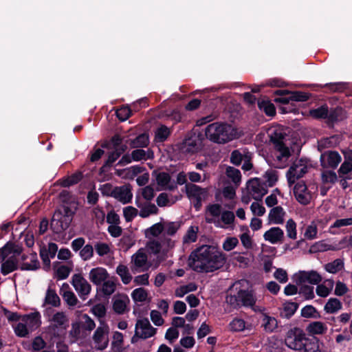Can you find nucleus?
Wrapping results in <instances>:
<instances>
[{
	"instance_id": "obj_2",
	"label": "nucleus",
	"mask_w": 352,
	"mask_h": 352,
	"mask_svg": "<svg viewBox=\"0 0 352 352\" xmlns=\"http://www.w3.org/2000/svg\"><path fill=\"white\" fill-rule=\"evenodd\" d=\"M205 135L214 143L226 144L236 138V130L226 122H216L206 127Z\"/></svg>"
},
{
	"instance_id": "obj_54",
	"label": "nucleus",
	"mask_w": 352,
	"mask_h": 352,
	"mask_svg": "<svg viewBox=\"0 0 352 352\" xmlns=\"http://www.w3.org/2000/svg\"><path fill=\"white\" fill-rule=\"evenodd\" d=\"M81 326L83 330L91 331L96 327L94 321L86 314L82 315Z\"/></svg>"
},
{
	"instance_id": "obj_33",
	"label": "nucleus",
	"mask_w": 352,
	"mask_h": 352,
	"mask_svg": "<svg viewBox=\"0 0 352 352\" xmlns=\"http://www.w3.org/2000/svg\"><path fill=\"white\" fill-rule=\"evenodd\" d=\"M344 267V262L340 258H337L332 262L328 263L324 265L327 272L331 274H336L341 271Z\"/></svg>"
},
{
	"instance_id": "obj_1",
	"label": "nucleus",
	"mask_w": 352,
	"mask_h": 352,
	"mask_svg": "<svg viewBox=\"0 0 352 352\" xmlns=\"http://www.w3.org/2000/svg\"><path fill=\"white\" fill-rule=\"evenodd\" d=\"M226 261V255L217 247L204 245L190 253L188 265L197 272L208 273L221 268Z\"/></svg>"
},
{
	"instance_id": "obj_42",
	"label": "nucleus",
	"mask_w": 352,
	"mask_h": 352,
	"mask_svg": "<svg viewBox=\"0 0 352 352\" xmlns=\"http://www.w3.org/2000/svg\"><path fill=\"white\" fill-rule=\"evenodd\" d=\"M158 212V208L154 204L148 203L147 205L141 208V210L139 212V214L142 218H146L151 214H157Z\"/></svg>"
},
{
	"instance_id": "obj_26",
	"label": "nucleus",
	"mask_w": 352,
	"mask_h": 352,
	"mask_svg": "<svg viewBox=\"0 0 352 352\" xmlns=\"http://www.w3.org/2000/svg\"><path fill=\"white\" fill-rule=\"evenodd\" d=\"M164 230V224L161 222L153 224L145 230L146 238L157 237Z\"/></svg>"
},
{
	"instance_id": "obj_61",
	"label": "nucleus",
	"mask_w": 352,
	"mask_h": 352,
	"mask_svg": "<svg viewBox=\"0 0 352 352\" xmlns=\"http://www.w3.org/2000/svg\"><path fill=\"white\" fill-rule=\"evenodd\" d=\"M94 255V248L91 244H87L80 251V256L84 261L89 260Z\"/></svg>"
},
{
	"instance_id": "obj_59",
	"label": "nucleus",
	"mask_w": 352,
	"mask_h": 352,
	"mask_svg": "<svg viewBox=\"0 0 352 352\" xmlns=\"http://www.w3.org/2000/svg\"><path fill=\"white\" fill-rule=\"evenodd\" d=\"M63 298L66 303L71 307L76 306L78 302V298H76L74 293L72 291H66L63 294Z\"/></svg>"
},
{
	"instance_id": "obj_9",
	"label": "nucleus",
	"mask_w": 352,
	"mask_h": 352,
	"mask_svg": "<svg viewBox=\"0 0 352 352\" xmlns=\"http://www.w3.org/2000/svg\"><path fill=\"white\" fill-rule=\"evenodd\" d=\"M344 109L340 106L328 109L327 116L325 120L329 128H333L335 124L346 118Z\"/></svg>"
},
{
	"instance_id": "obj_43",
	"label": "nucleus",
	"mask_w": 352,
	"mask_h": 352,
	"mask_svg": "<svg viewBox=\"0 0 352 352\" xmlns=\"http://www.w3.org/2000/svg\"><path fill=\"white\" fill-rule=\"evenodd\" d=\"M116 115L120 121L123 122L132 116V109L128 106H122L116 110Z\"/></svg>"
},
{
	"instance_id": "obj_3",
	"label": "nucleus",
	"mask_w": 352,
	"mask_h": 352,
	"mask_svg": "<svg viewBox=\"0 0 352 352\" xmlns=\"http://www.w3.org/2000/svg\"><path fill=\"white\" fill-rule=\"evenodd\" d=\"M306 338V334L302 329L294 327L287 332L285 338V344L288 348L292 350L302 351Z\"/></svg>"
},
{
	"instance_id": "obj_52",
	"label": "nucleus",
	"mask_w": 352,
	"mask_h": 352,
	"mask_svg": "<svg viewBox=\"0 0 352 352\" xmlns=\"http://www.w3.org/2000/svg\"><path fill=\"white\" fill-rule=\"evenodd\" d=\"M138 210L133 206H127L123 209V214L126 222H131L138 215Z\"/></svg>"
},
{
	"instance_id": "obj_7",
	"label": "nucleus",
	"mask_w": 352,
	"mask_h": 352,
	"mask_svg": "<svg viewBox=\"0 0 352 352\" xmlns=\"http://www.w3.org/2000/svg\"><path fill=\"white\" fill-rule=\"evenodd\" d=\"M296 199L302 205L307 206L310 203L311 195L304 181L297 182L294 187Z\"/></svg>"
},
{
	"instance_id": "obj_60",
	"label": "nucleus",
	"mask_w": 352,
	"mask_h": 352,
	"mask_svg": "<svg viewBox=\"0 0 352 352\" xmlns=\"http://www.w3.org/2000/svg\"><path fill=\"white\" fill-rule=\"evenodd\" d=\"M171 180L170 175L166 172H160L156 176V181L159 186H167Z\"/></svg>"
},
{
	"instance_id": "obj_4",
	"label": "nucleus",
	"mask_w": 352,
	"mask_h": 352,
	"mask_svg": "<svg viewBox=\"0 0 352 352\" xmlns=\"http://www.w3.org/2000/svg\"><path fill=\"white\" fill-rule=\"evenodd\" d=\"M185 188L188 197L195 199L194 208L196 210H199L202 206V199L208 196V190L194 184H187Z\"/></svg>"
},
{
	"instance_id": "obj_19",
	"label": "nucleus",
	"mask_w": 352,
	"mask_h": 352,
	"mask_svg": "<svg viewBox=\"0 0 352 352\" xmlns=\"http://www.w3.org/2000/svg\"><path fill=\"white\" fill-rule=\"evenodd\" d=\"M104 339V329L101 327H98L93 335V340H94L95 344H97L98 349L99 350H104L108 346V342H109L108 340L107 339L104 342H102Z\"/></svg>"
},
{
	"instance_id": "obj_62",
	"label": "nucleus",
	"mask_w": 352,
	"mask_h": 352,
	"mask_svg": "<svg viewBox=\"0 0 352 352\" xmlns=\"http://www.w3.org/2000/svg\"><path fill=\"white\" fill-rule=\"evenodd\" d=\"M71 271V267L65 265H60L56 271V277L58 280H65L69 276Z\"/></svg>"
},
{
	"instance_id": "obj_15",
	"label": "nucleus",
	"mask_w": 352,
	"mask_h": 352,
	"mask_svg": "<svg viewBox=\"0 0 352 352\" xmlns=\"http://www.w3.org/2000/svg\"><path fill=\"white\" fill-rule=\"evenodd\" d=\"M113 197L118 199L123 204H126L131 201L133 195L128 188L116 186L113 188Z\"/></svg>"
},
{
	"instance_id": "obj_16",
	"label": "nucleus",
	"mask_w": 352,
	"mask_h": 352,
	"mask_svg": "<svg viewBox=\"0 0 352 352\" xmlns=\"http://www.w3.org/2000/svg\"><path fill=\"white\" fill-rule=\"evenodd\" d=\"M3 261L1 265V273L3 276H6L19 268L18 260L14 256Z\"/></svg>"
},
{
	"instance_id": "obj_31",
	"label": "nucleus",
	"mask_w": 352,
	"mask_h": 352,
	"mask_svg": "<svg viewBox=\"0 0 352 352\" xmlns=\"http://www.w3.org/2000/svg\"><path fill=\"white\" fill-rule=\"evenodd\" d=\"M124 339L123 334L119 331H116L113 336V341L111 342V349L113 352H122Z\"/></svg>"
},
{
	"instance_id": "obj_10",
	"label": "nucleus",
	"mask_w": 352,
	"mask_h": 352,
	"mask_svg": "<svg viewBox=\"0 0 352 352\" xmlns=\"http://www.w3.org/2000/svg\"><path fill=\"white\" fill-rule=\"evenodd\" d=\"M320 164L323 168L330 167L336 168L342 160L338 152L336 151H328L321 154Z\"/></svg>"
},
{
	"instance_id": "obj_49",
	"label": "nucleus",
	"mask_w": 352,
	"mask_h": 352,
	"mask_svg": "<svg viewBox=\"0 0 352 352\" xmlns=\"http://www.w3.org/2000/svg\"><path fill=\"white\" fill-rule=\"evenodd\" d=\"M40 257L43 263V269L45 271H48L50 269L51 261H50V256L47 252V248L45 247H43L40 249Z\"/></svg>"
},
{
	"instance_id": "obj_40",
	"label": "nucleus",
	"mask_w": 352,
	"mask_h": 352,
	"mask_svg": "<svg viewBox=\"0 0 352 352\" xmlns=\"http://www.w3.org/2000/svg\"><path fill=\"white\" fill-rule=\"evenodd\" d=\"M300 162H301V160ZM301 166L302 164L300 162H299L298 164L293 163L292 165L289 167V170H287L286 176L289 186H292L293 184H294L296 180L298 179L297 177H296V171L297 168H298Z\"/></svg>"
},
{
	"instance_id": "obj_23",
	"label": "nucleus",
	"mask_w": 352,
	"mask_h": 352,
	"mask_svg": "<svg viewBox=\"0 0 352 352\" xmlns=\"http://www.w3.org/2000/svg\"><path fill=\"white\" fill-rule=\"evenodd\" d=\"M258 109L263 111L267 116H274L276 115V108L273 103L269 100H258Z\"/></svg>"
},
{
	"instance_id": "obj_57",
	"label": "nucleus",
	"mask_w": 352,
	"mask_h": 352,
	"mask_svg": "<svg viewBox=\"0 0 352 352\" xmlns=\"http://www.w3.org/2000/svg\"><path fill=\"white\" fill-rule=\"evenodd\" d=\"M323 183L335 184L338 181V176L333 170H326L322 173Z\"/></svg>"
},
{
	"instance_id": "obj_12",
	"label": "nucleus",
	"mask_w": 352,
	"mask_h": 352,
	"mask_svg": "<svg viewBox=\"0 0 352 352\" xmlns=\"http://www.w3.org/2000/svg\"><path fill=\"white\" fill-rule=\"evenodd\" d=\"M238 298H239V303H241L240 308L241 307H250L254 311H256L255 308L256 298L252 291L240 289L238 291Z\"/></svg>"
},
{
	"instance_id": "obj_25",
	"label": "nucleus",
	"mask_w": 352,
	"mask_h": 352,
	"mask_svg": "<svg viewBox=\"0 0 352 352\" xmlns=\"http://www.w3.org/2000/svg\"><path fill=\"white\" fill-rule=\"evenodd\" d=\"M40 314L38 312L31 313L22 316V321L30 327H38L41 324Z\"/></svg>"
},
{
	"instance_id": "obj_55",
	"label": "nucleus",
	"mask_w": 352,
	"mask_h": 352,
	"mask_svg": "<svg viewBox=\"0 0 352 352\" xmlns=\"http://www.w3.org/2000/svg\"><path fill=\"white\" fill-rule=\"evenodd\" d=\"M230 327L232 331H241L245 327V322L243 319L234 318L230 322Z\"/></svg>"
},
{
	"instance_id": "obj_11",
	"label": "nucleus",
	"mask_w": 352,
	"mask_h": 352,
	"mask_svg": "<svg viewBox=\"0 0 352 352\" xmlns=\"http://www.w3.org/2000/svg\"><path fill=\"white\" fill-rule=\"evenodd\" d=\"M321 280L322 276L316 271H300L296 277V283L298 285L305 283L317 285Z\"/></svg>"
},
{
	"instance_id": "obj_21",
	"label": "nucleus",
	"mask_w": 352,
	"mask_h": 352,
	"mask_svg": "<svg viewBox=\"0 0 352 352\" xmlns=\"http://www.w3.org/2000/svg\"><path fill=\"white\" fill-rule=\"evenodd\" d=\"M299 304L292 301H286L283 304V311L280 316L283 318L289 319L296 313L298 309Z\"/></svg>"
},
{
	"instance_id": "obj_24",
	"label": "nucleus",
	"mask_w": 352,
	"mask_h": 352,
	"mask_svg": "<svg viewBox=\"0 0 352 352\" xmlns=\"http://www.w3.org/2000/svg\"><path fill=\"white\" fill-rule=\"evenodd\" d=\"M305 346L302 349L304 352H320L319 346V339L315 336L306 338Z\"/></svg>"
},
{
	"instance_id": "obj_45",
	"label": "nucleus",
	"mask_w": 352,
	"mask_h": 352,
	"mask_svg": "<svg viewBox=\"0 0 352 352\" xmlns=\"http://www.w3.org/2000/svg\"><path fill=\"white\" fill-rule=\"evenodd\" d=\"M116 289V283L112 280H104L103 282L101 291L103 293L104 296H109L113 293H114Z\"/></svg>"
},
{
	"instance_id": "obj_14",
	"label": "nucleus",
	"mask_w": 352,
	"mask_h": 352,
	"mask_svg": "<svg viewBox=\"0 0 352 352\" xmlns=\"http://www.w3.org/2000/svg\"><path fill=\"white\" fill-rule=\"evenodd\" d=\"M109 274L104 267H97L91 270L89 272V280L96 285H100L107 280Z\"/></svg>"
},
{
	"instance_id": "obj_35",
	"label": "nucleus",
	"mask_w": 352,
	"mask_h": 352,
	"mask_svg": "<svg viewBox=\"0 0 352 352\" xmlns=\"http://www.w3.org/2000/svg\"><path fill=\"white\" fill-rule=\"evenodd\" d=\"M263 326L266 332L272 333L278 327V322L274 317L264 315L263 318Z\"/></svg>"
},
{
	"instance_id": "obj_58",
	"label": "nucleus",
	"mask_w": 352,
	"mask_h": 352,
	"mask_svg": "<svg viewBox=\"0 0 352 352\" xmlns=\"http://www.w3.org/2000/svg\"><path fill=\"white\" fill-rule=\"evenodd\" d=\"M347 226H352V217L336 219L335 222L330 226L329 229L331 233L336 234L334 231H331L332 229L339 228Z\"/></svg>"
},
{
	"instance_id": "obj_27",
	"label": "nucleus",
	"mask_w": 352,
	"mask_h": 352,
	"mask_svg": "<svg viewBox=\"0 0 352 352\" xmlns=\"http://www.w3.org/2000/svg\"><path fill=\"white\" fill-rule=\"evenodd\" d=\"M171 130L166 126L162 124L159 126L155 134V140L157 142H164L170 135Z\"/></svg>"
},
{
	"instance_id": "obj_63",
	"label": "nucleus",
	"mask_w": 352,
	"mask_h": 352,
	"mask_svg": "<svg viewBox=\"0 0 352 352\" xmlns=\"http://www.w3.org/2000/svg\"><path fill=\"white\" fill-rule=\"evenodd\" d=\"M91 312L98 318H102L106 316L107 309L104 305L98 303L93 306Z\"/></svg>"
},
{
	"instance_id": "obj_32",
	"label": "nucleus",
	"mask_w": 352,
	"mask_h": 352,
	"mask_svg": "<svg viewBox=\"0 0 352 352\" xmlns=\"http://www.w3.org/2000/svg\"><path fill=\"white\" fill-rule=\"evenodd\" d=\"M148 257L144 250L140 249L133 255L132 261L138 267H142L146 263Z\"/></svg>"
},
{
	"instance_id": "obj_6",
	"label": "nucleus",
	"mask_w": 352,
	"mask_h": 352,
	"mask_svg": "<svg viewBox=\"0 0 352 352\" xmlns=\"http://www.w3.org/2000/svg\"><path fill=\"white\" fill-rule=\"evenodd\" d=\"M72 285L78 292L79 296L85 300L90 293L91 287L87 280L80 274H76L72 277Z\"/></svg>"
},
{
	"instance_id": "obj_22",
	"label": "nucleus",
	"mask_w": 352,
	"mask_h": 352,
	"mask_svg": "<svg viewBox=\"0 0 352 352\" xmlns=\"http://www.w3.org/2000/svg\"><path fill=\"white\" fill-rule=\"evenodd\" d=\"M45 304L50 305L54 307H58L60 305V299L57 295L55 289L48 287L45 297Z\"/></svg>"
},
{
	"instance_id": "obj_36",
	"label": "nucleus",
	"mask_w": 352,
	"mask_h": 352,
	"mask_svg": "<svg viewBox=\"0 0 352 352\" xmlns=\"http://www.w3.org/2000/svg\"><path fill=\"white\" fill-rule=\"evenodd\" d=\"M148 143V135L146 133H143L131 141V146L132 148L146 147Z\"/></svg>"
},
{
	"instance_id": "obj_64",
	"label": "nucleus",
	"mask_w": 352,
	"mask_h": 352,
	"mask_svg": "<svg viewBox=\"0 0 352 352\" xmlns=\"http://www.w3.org/2000/svg\"><path fill=\"white\" fill-rule=\"evenodd\" d=\"M14 329V333L18 337L25 338L29 334L27 325L23 322H19Z\"/></svg>"
},
{
	"instance_id": "obj_8",
	"label": "nucleus",
	"mask_w": 352,
	"mask_h": 352,
	"mask_svg": "<svg viewBox=\"0 0 352 352\" xmlns=\"http://www.w3.org/2000/svg\"><path fill=\"white\" fill-rule=\"evenodd\" d=\"M248 187L252 193L253 199L261 201L263 197L267 193V189L261 179L255 177L248 182Z\"/></svg>"
},
{
	"instance_id": "obj_34",
	"label": "nucleus",
	"mask_w": 352,
	"mask_h": 352,
	"mask_svg": "<svg viewBox=\"0 0 352 352\" xmlns=\"http://www.w3.org/2000/svg\"><path fill=\"white\" fill-rule=\"evenodd\" d=\"M81 329V322H74L72 323L71 330L69 331V336L71 339V342H75L80 338Z\"/></svg>"
},
{
	"instance_id": "obj_51",
	"label": "nucleus",
	"mask_w": 352,
	"mask_h": 352,
	"mask_svg": "<svg viewBox=\"0 0 352 352\" xmlns=\"http://www.w3.org/2000/svg\"><path fill=\"white\" fill-rule=\"evenodd\" d=\"M50 229L55 234H60L66 230L59 219L54 218V214L53 215L51 222H50Z\"/></svg>"
},
{
	"instance_id": "obj_20",
	"label": "nucleus",
	"mask_w": 352,
	"mask_h": 352,
	"mask_svg": "<svg viewBox=\"0 0 352 352\" xmlns=\"http://www.w3.org/2000/svg\"><path fill=\"white\" fill-rule=\"evenodd\" d=\"M306 330L311 335H321L326 333L327 327L322 322L314 321L307 325Z\"/></svg>"
},
{
	"instance_id": "obj_37",
	"label": "nucleus",
	"mask_w": 352,
	"mask_h": 352,
	"mask_svg": "<svg viewBox=\"0 0 352 352\" xmlns=\"http://www.w3.org/2000/svg\"><path fill=\"white\" fill-rule=\"evenodd\" d=\"M301 316L306 318H320V313L313 305H306L301 309Z\"/></svg>"
},
{
	"instance_id": "obj_50",
	"label": "nucleus",
	"mask_w": 352,
	"mask_h": 352,
	"mask_svg": "<svg viewBox=\"0 0 352 352\" xmlns=\"http://www.w3.org/2000/svg\"><path fill=\"white\" fill-rule=\"evenodd\" d=\"M50 320L54 322V324H57V327H62L68 322L65 314L63 311L56 312Z\"/></svg>"
},
{
	"instance_id": "obj_47",
	"label": "nucleus",
	"mask_w": 352,
	"mask_h": 352,
	"mask_svg": "<svg viewBox=\"0 0 352 352\" xmlns=\"http://www.w3.org/2000/svg\"><path fill=\"white\" fill-rule=\"evenodd\" d=\"M298 294H302L305 300H311L315 296L314 287L307 285H303L300 287Z\"/></svg>"
},
{
	"instance_id": "obj_29",
	"label": "nucleus",
	"mask_w": 352,
	"mask_h": 352,
	"mask_svg": "<svg viewBox=\"0 0 352 352\" xmlns=\"http://www.w3.org/2000/svg\"><path fill=\"white\" fill-rule=\"evenodd\" d=\"M40 263L37 259L36 253L31 254V263L23 262L19 267L22 271H35L40 268Z\"/></svg>"
},
{
	"instance_id": "obj_30",
	"label": "nucleus",
	"mask_w": 352,
	"mask_h": 352,
	"mask_svg": "<svg viewBox=\"0 0 352 352\" xmlns=\"http://www.w3.org/2000/svg\"><path fill=\"white\" fill-rule=\"evenodd\" d=\"M342 309L341 302L336 298H331L324 305V309L328 314H334Z\"/></svg>"
},
{
	"instance_id": "obj_18",
	"label": "nucleus",
	"mask_w": 352,
	"mask_h": 352,
	"mask_svg": "<svg viewBox=\"0 0 352 352\" xmlns=\"http://www.w3.org/2000/svg\"><path fill=\"white\" fill-rule=\"evenodd\" d=\"M285 212L281 206H276L272 208L269 213V221L275 224H282L284 221V215Z\"/></svg>"
},
{
	"instance_id": "obj_28",
	"label": "nucleus",
	"mask_w": 352,
	"mask_h": 352,
	"mask_svg": "<svg viewBox=\"0 0 352 352\" xmlns=\"http://www.w3.org/2000/svg\"><path fill=\"white\" fill-rule=\"evenodd\" d=\"M329 107L324 104L316 109H312L309 111L310 116L317 120H325L327 116Z\"/></svg>"
},
{
	"instance_id": "obj_5",
	"label": "nucleus",
	"mask_w": 352,
	"mask_h": 352,
	"mask_svg": "<svg viewBox=\"0 0 352 352\" xmlns=\"http://www.w3.org/2000/svg\"><path fill=\"white\" fill-rule=\"evenodd\" d=\"M157 329L153 327L148 318L138 320L135 325V336L142 339H147L156 333Z\"/></svg>"
},
{
	"instance_id": "obj_56",
	"label": "nucleus",
	"mask_w": 352,
	"mask_h": 352,
	"mask_svg": "<svg viewBox=\"0 0 352 352\" xmlns=\"http://www.w3.org/2000/svg\"><path fill=\"white\" fill-rule=\"evenodd\" d=\"M318 233V228L316 225L313 222L309 225L304 233L305 238L308 240H313L316 238Z\"/></svg>"
},
{
	"instance_id": "obj_41",
	"label": "nucleus",
	"mask_w": 352,
	"mask_h": 352,
	"mask_svg": "<svg viewBox=\"0 0 352 352\" xmlns=\"http://www.w3.org/2000/svg\"><path fill=\"white\" fill-rule=\"evenodd\" d=\"M131 297L135 302H144L148 297L147 291L143 287L134 289L131 293Z\"/></svg>"
},
{
	"instance_id": "obj_13",
	"label": "nucleus",
	"mask_w": 352,
	"mask_h": 352,
	"mask_svg": "<svg viewBox=\"0 0 352 352\" xmlns=\"http://www.w3.org/2000/svg\"><path fill=\"white\" fill-rule=\"evenodd\" d=\"M263 238L272 244H276L283 241L284 232L279 227H272L264 233Z\"/></svg>"
},
{
	"instance_id": "obj_17",
	"label": "nucleus",
	"mask_w": 352,
	"mask_h": 352,
	"mask_svg": "<svg viewBox=\"0 0 352 352\" xmlns=\"http://www.w3.org/2000/svg\"><path fill=\"white\" fill-rule=\"evenodd\" d=\"M290 95L291 101L305 102L310 98L311 94L300 91H289L287 90L278 89L275 91L276 95H282L283 93Z\"/></svg>"
},
{
	"instance_id": "obj_46",
	"label": "nucleus",
	"mask_w": 352,
	"mask_h": 352,
	"mask_svg": "<svg viewBox=\"0 0 352 352\" xmlns=\"http://www.w3.org/2000/svg\"><path fill=\"white\" fill-rule=\"evenodd\" d=\"M164 226L165 233L169 236H173L181 226L179 222L170 221L163 223Z\"/></svg>"
},
{
	"instance_id": "obj_39",
	"label": "nucleus",
	"mask_w": 352,
	"mask_h": 352,
	"mask_svg": "<svg viewBox=\"0 0 352 352\" xmlns=\"http://www.w3.org/2000/svg\"><path fill=\"white\" fill-rule=\"evenodd\" d=\"M226 175L230 178L232 182L236 185L239 186L241 180V174L239 169L234 167L229 166L226 169Z\"/></svg>"
},
{
	"instance_id": "obj_44",
	"label": "nucleus",
	"mask_w": 352,
	"mask_h": 352,
	"mask_svg": "<svg viewBox=\"0 0 352 352\" xmlns=\"http://www.w3.org/2000/svg\"><path fill=\"white\" fill-rule=\"evenodd\" d=\"M287 235L292 239H296L297 236L296 223L293 219H289L286 222Z\"/></svg>"
},
{
	"instance_id": "obj_53",
	"label": "nucleus",
	"mask_w": 352,
	"mask_h": 352,
	"mask_svg": "<svg viewBox=\"0 0 352 352\" xmlns=\"http://www.w3.org/2000/svg\"><path fill=\"white\" fill-rule=\"evenodd\" d=\"M265 177L269 187L274 186L278 181V173L275 170H268L265 172Z\"/></svg>"
},
{
	"instance_id": "obj_48",
	"label": "nucleus",
	"mask_w": 352,
	"mask_h": 352,
	"mask_svg": "<svg viewBox=\"0 0 352 352\" xmlns=\"http://www.w3.org/2000/svg\"><path fill=\"white\" fill-rule=\"evenodd\" d=\"M320 87L327 88L331 92H342L346 88V85L344 82H330Z\"/></svg>"
},
{
	"instance_id": "obj_38",
	"label": "nucleus",
	"mask_w": 352,
	"mask_h": 352,
	"mask_svg": "<svg viewBox=\"0 0 352 352\" xmlns=\"http://www.w3.org/2000/svg\"><path fill=\"white\" fill-rule=\"evenodd\" d=\"M116 273L120 276L124 284L127 285L131 282L132 276L130 274L129 269L126 265H119L116 268Z\"/></svg>"
}]
</instances>
